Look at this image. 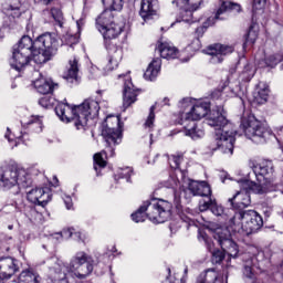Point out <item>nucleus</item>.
I'll use <instances>...</instances> for the list:
<instances>
[{
    "mask_svg": "<svg viewBox=\"0 0 283 283\" xmlns=\"http://www.w3.org/2000/svg\"><path fill=\"white\" fill-rule=\"evenodd\" d=\"M70 269L75 277L85 280L94 271V260L87 253L80 251L71 259Z\"/></svg>",
    "mask_w": 283,
    "mask_h": 283,
    "instance_id": "obj_12",
    "label": "nucleus"
},
{
    "mask_svg": "<svg viewBox=\"0 0 283 283\" xmlns=\"http://www.w3.org/2000/svg\"><path fill=\"white\" fill-rule=\"evenodd\" d=\"M62 238H65L66 240L70 238H73L74 240H81V232L76 231L74 228H67L64 229L61 232Z\"/></svg>",
    "mask_w": 283,
    "mask_h": 283,
    "instance_id": "obj_40",
    "label": "nucleus"
},
{
    "mask_svg": "<svg viewBox=\"0 0 283 283\" xmlns=\"http://www.w3.org/2000/svg\"><path fill=\"white\" fill-rule=\"evenodd\" d=\"M265 6H266V0H253V3H252L253 19L255 15L260 14V12H263Z\"/></svg>",
    "mask_w": 283,
    "mask_h": 283,
    "instance_id": "obj_39",
    "label": "nucleus"
},
{
    "mask_svg": "<svg viewBox=\"0 0 283 283\" xmlns=\"http://www.w3.org/2000/svg\"><path fill=\"white\" fill-rule=\"evenodd\" d=\"M32 185V176L23 168L14 165L8 166L0 175V189L10 191L13 187L28 189Z\"/></svg>",
    "mask_w": 283,
    "mask_h": 283,
    "instance_id": "obj_10",
    "label": "nucleus"
},
{
    "mask_svg": "<svg viewBox=\"0 0 283 283\" xmlns=\"http://www.w3.org/2000/svg\"><path fill=\"white\" fill-rule=\"evenodd\" d=\"M102 136L106 143V150H102L101 153L94 155L93 160L95 171H98V169H105V167H107V161L105 158H114V147H116V145H120L123 140V133L120 132V128L111 127L108 124L104 126Z\"/></svg>",
    "mask_w": 283,
    "mask_h": 283,
    "instance_id": "obj_9",
    "label": "nucleus"
},
{
    "mask_svg": "<svg viewBox=\"0 0 283 283\" xmlns=\"http://www.w3.org/2000/svg\"><path fill=\"white\" fill-rule=\"evenodd\" d=\"M123 30H125V24H116V22L98 30L103 35L104 45L108 52L104 66L105 72H114L123 61V46L116 44V40L123 33Z\"/></svg>",
    "mask_w": 283,
    "mask_h": 283,
    "instance_id": "obj_5",
    "label": "nucleus"
},
{
    "mask_svg": "<svg viewBox=\"0 0 283 283\" xmlns=\"http://www.w3.org/2000/svg\"><path fill=\"white\" fill-rule=\"evenodd\" d=\"M84 23H85V19L84 18H80L76 21L77 29L81 30V27H83Z\"/></svg>",
    "mask_w": 283,
    "mask_h": 283,
    "instance_id": "obj_52",
    "label": "nucleus"
},
{
    "mask_svg": "<svg viewBox=\"0 0 283 283\" xmlns=\"http://www.w3.org/2000/svg\"><path fill=\"white\" fill-rule=\"evenodd\" d=\"M180 163H182V154L171 156L170 167L172 169H180Z\"/></svg>",
    "mask_w": 283,
    "mask_h": 283,
    "instance_id": "obj_46",
    "label": "nucleus"
},
{
    "mask_svg": "<svg viewBox=\"0 0 283 283\" xmlns=\"http://www.w3.org/2000/svg\"><path fill=\"white\" fill-rule=\"evenodd\" d=\"M139 14L144 21H149L158 14V0H142Z\"/></svg>",
    "mask_w": 283,
    "mask_h": 283,
    "instance_id": "obj_27",
    "label": "nucleus"
},
{
    "mask_svg": "<svg viewBox=\"0 0 283 283\" xmlns=\"http://www.w3.org/2000/svg\"><path fill=\"white\" fill-rule=\"evenodd\" d=\"M114 12H117L116 9H112L111 6H104L103 12L96 18V29L103 30V28L116 23L114 21Z\"/></svg>",
    "mask_w": 283,
    "mask_h": 283,
    "instance_id": "obj_29",
    "label": "nucleus"
},
{
    "mask_svg": "<svg viewBox=\"0 0 283 283\" xmlns=\"http://www.w3.org/2000/svg\"><path fill=\"white\" fill-rule=\"evenodd\" d=\"M174 205H175V209L178 211V213H180L182 211V203L180 201V196L175 195Z\"/></svg>",
    "mask_w": 283,
    "mask_h": 283,
    "instance_id": "obj_48",
    "label": "nucleus"
},
{
    "mask_svg": "<svg viewBox=\"0 0 283 283\" xmlns=\"http://www.w3.org/2000/svg\"><path fill=\"white\" fill-rule=\"evenodd\" d=\"M167 271L168 275L163 283H174V281H171V268H168Z\"/></svg>",
    "mask_w": 283,
    "mask_h": 283,
    "instance_id": "obj_50",
    "label": "nucleus"
},
{
    "mask_svg": "<svg viewBox=\"0 0 283 283\" xmlns=\"http://www.w3.org/2000/svg\"><path fill=\"white\" fill-rule=\"evenodd\" d=\"M138 94L140 91L134 86L132 83V78L127 77L124 82V90H123V108L124 112L128 107H132L136 101H138Z\"/></svg>",
    "mask_w": 283,
    "mask_h": 283,
    "instance_id": "obj_21",
    "label": "nucleus"
},
{
    "mask_svg": "<svg viewBox=\"0 0 283 283\" xmlns=\"http://www.w3.org/2000/svg\"><path fill=\"white\" fill-rule=\"evenodd\" d=\"M164 105H169V98L167 97L164 98Z\"/></svg>",
    "mask_w": 283,
    "mask_h": 283,
    "instance_id": "obj_57",
    "label": "nucleus"
},
{
    "mask_svg": "<svg viewBox=\"0 0 283 283\" xmlns=\"http://www.w3.org/2000/svg\"><path fill=\"white\" fill-rule=\"evenodd\" d=\"M240 127L247 138L255 143V145H264V143L271 140L274 136L273 130L256 119L255 115L251 113H245L242 116Z\"/></svg>",
    "mask_w": 283,
    "mask_h": 283,
    "instance_id": "obj_8",
    "label": "nucleus"
},
{
    "mask_svg": "<svg viewBox=\"0 0 283 283\" xmlns=\"http://www.w3.org/2000/svg\"><path fill=\"white\" fill-rule=\"evenodd\" d=\"M243 275L247 277V280L255 282V273L253 272V259L245 261L243 265Z\"/></svg>",
    "mask_w": 283,
    "mask_h": 283,
    "instance_id": "obj_36",
    "label": "nucleus"
},
{
    "mask_svg": "<svg viewBox=\"0 0 283 283\" xmlns=\"http://www.w3.org/2000/svg\"><path fill=\"white\" fill-rule=\"evenodd\" d=\"M113 120H114L115 125L118 127V125L120 124V118L119 117H113Z\"/></svg>",
    "mask_w": 283,
    "mask_h": 283,
    "instance_id": "obj_54",
    "label": "nucleus"
},
{
    "mask_svg": "<svg viewBox=\"0 0 283 283\" xmlns=\"http://www.w3.org/2000/svg\"><path fill=\"white\" fill-rule=\"evenodd\" d=\"M211 111V104L208 102L196 103L190 112L186 113L182 117V125H185V136H189L192 140H200L205 137V130L198 128L196 120H201Z\"/></svg>",
    "mask_w": 283,
    "mask_h": 283,
    "instance_id": "obj_7",
    "label": "nucleus"
},
{
    "mask_svg": "<svg viewBox=\"0 0 283 283\" xmlns=\"http://www.w3.org/2000/svg\"><path fill=\"white\" fill-rule=\"evenodd\" d=\"M198 240L199 242H205L207 250L209 251V253H211L212 264H222L224 258H227V253L224 252V250L222 248L221 250L216 249V244L213 243L211 238H209L207 232L202 230L198 231Z\"/></svg>",
    "mask_w": 283,
    "mask_h": 283,
    "instance_id": "obj_17",
    "label": "nucleus"
},
{
    "mask_svg": "<svg viewBox=\"0 0 283 283\" xmlns=\"http://www.w3.org/2000/svg\"><path fill=\"white\" fill-rule=\"evenodd\" d=\"M218 280V272L214 269H208L203 273L199 274L196 283H216Z\"/></svg>",
    "mask_w": 283,
    "mask_h": 283,
    "instance_id": "obj_35",
    "label": "nucleus"
},
{
    "mask_svg": "<svg viewBox=\"0 0 283 283\" xmlns=\"http://www.w3.org/2000/svg\"><path fill=\"white\" fill-rule=\"evenodd\" d=\"M256 40H258V32L253 31V27H250L245 35V43H251L253 45V43H255Z\"/></svg>",
    "mask_w": 283,
    "mask_h": 283,
    "instance_id": "obj_44",
    "label": "nucleus"
},
{
    "mask_svg": "<svg viewBox=\"0 0 283 283\" xmlns=\"http://www.w3.org/2000/svg\"><path fill=\"white\" fill-rule=\"evenodd\" d=\"M18 283H41V275L33 269H27L18 276Z\"/></svg>",
    "mask_w": 283,
    "mask_h": 283,
    "instance_id": "obj_34",
    "label": "nucleus"
},
{
    "mask_svg": "<svg viewBox=\"0 0 283 283\" xmlns=\"http://www.w3.org/2000/svg\"><path fill=\"white\" fill-rule=\"evenodd\" d=\"M19 271V260L6 256L0 259V280H10Z\"/></svg>",
    "mask_w": 283,
    "mask_h": 283,
    "instance_id": "obj_22",
    "label": "nucleus"
},
{
    "mask_svg": "<svg viewBox=\"0 0 283 283\" xmlns=\"http://www.w3.org/2000/svg\"><path fill=\"white\" fill-rule=\"evenodd\" d=\"M155 109L156 106L150 107L149 115L144 124L145 129H148L149 132L154 129V122L156 120V113H154Z\"/></svg>",
    "mask_w": 283,
    "mask_h": 283,
    "instance_id": "obj_41",
    "label": "nucleus"
},
{
    "mask_svg": "<svg viewBox=\"0 0 283 283\" xmlns=\"http://www.w3.org/2000/svg\"><path fill=\"white\" fill-rule=\"evenodd\" d=\"M157 50L161 59H167V61L178 59V49H176V46H171L169 43H159Z\"/></svg>",
    "mask_w": 283,
    "mask_h": 283,
    "instance_id": "obj_33",
    "label": "nucleus"
},
{
    "mask_svg": "<svg viewBox=\"0 0 283 283\" xmlns=\"http://www.w3.org/2000/svg\"><path fill=\"white\" fill-rule=\"evenodd\" d=\"M33 1L34 3H41V1H43L45 6H50V3H52V0H33Z\"/></svg>",
    "mask_w": 283,
    "mask_h": 283,
    "instance_id": "obj_53",
    "label": "nucleus"
},
{
    "mask_svg": "<svg viewBox=\"0 0 283 283\" xmlns=\"http://www.w3.org/2000/svg\"><path fill=\"white\" fill-rule=\"evenodd\" d=\"M46 266L49 268V277L52 283H70V280H67V266L59 258L52 256L46 260Z\"/></svg>",
    "mask_w": 283,
    "mask_h": 283,
    "instance_id": "obj_14",
    "label": "nucleus"
},
{
    "mask_svg": "<svg viewBox=\"0 0 283 283\" xmlns=\"http://www.w3.org/2000/svg\"><path fill=\"white\" fill-rule=\"evenodd\" d=\"M253 76H255V71H253V66H251V64H245L241 73V78L245 82H249L251 81V78H253Z\"/></svg>",
    "mask_w": 283,
    "mask_h": 283,
    "instance_id": "obj_42",
    "label": "nucleus"
},
{
    "mask_svg": "<svg viewBox=\"0 0 283 283\" xmlns=\"http://www.w3.org/2000/svg\"><path fill=\"white\" fill-rule=\"evenodd\" d=\"M234 227H240L239 232L245 233V235H251V233H258L264 227V220L262 216L255 210H244L235 212L231 219Z\"/></svg>",
    "mask_w": 283,
    "mask_h": 283,
    "instance_id": "obj_11",
    "label": "nucleus"
},
{
    "mask_svg": "<svg viewBox=\"0 0 283 283\" xmlns=\"http://www.w3.org/2000/svg\"><path fill=\"white\" fill-rule=\"evenodd\" d=\"M11 209H17V201L10 205Z\"/></svg>",
    "mask_w": 283,
    "mask_h": 283,
    "instance_id": "obj_56",
    "label": "nucleus"
},
{
    "mask_svg": "<svg viewBox=\"0 0 283 283\" xmlns=\"http://www.w3.org/2000/svg\"><path fill=\"white\" fill-rule=\"evenodd\" d=\"M2 11L6 14L3 17V25H14V23H17V19L25 12L22 8L21 0H6L2 4Z\"/></svg>",
    "mask_w": 283,
    "mask_h": 283,
    "instance_id": "obj_15",
    "label": "nucleus"
},
{
    "mask_svg": "<svg viewBox=\"0 0 283 283\" xmlns=\"http://www.w3.org/2000/svg\"><path fill=\"white\" fill-rule=\"evenodd\" d=\"M64 205L66 206V209H72V198L66 197V199H64Z\"/></svg>",
    "mask_w": 283,
    "mask_h": 283,
    "instance_id": "obj_51",
    "label": "nucleus"
},
{
    "mask_svg": "<svg viewBox=\"0 0 283 283\" xmlns=\"http://www.w3.org/2000/svg\"><path fill=\"white\" fill-rule=\"evenodd\" d=\"M214 240H217L218 244L230 258H238V243L231 240V233L227 230L224 232L218 231L214 234Z\"/></svg>",
    "mask_w": 283,
    "mask_h": 283,
    "instance_id": "obj_18",
    "label": "nucleus"
},
{
    "mask_svg": "<svg viewBox=\"0 0 283 283\" xmlns=\"http://www.w3.org/2000/svg\"><path fill=\"white\" fill-rule=\"evenodd\" d=\"M103 6H109L112 10L120 11L125 0H102Z\"/></svg>",
    "mask_w": 283,
    "mask_h": 283,
    "instance_id": "obj_43",
    "label": "nucleus"
},
{
    "mask_svg": "<svg viewBox=\"0 0 283 283\" xmlns=\"http://www.w3.org/2000/svg\"><path fill=\"white\" fill-rule=\"evenodd\" d=\"M41 125V119H39V117H34L32 116L31 119L27 123V125Z\"/></svg>",
    "mask_w": 283,
    "mask_h": 283,
    "instance_id": "obj_49",
    "label": "nucleus"
},
{
    "mask_svg": "<svg viewBox=\"0 0 283 283\" xmlns=\"http://www.w3.org/2000/svg\"><path fill=\"white\" fill-rule=\"evenodd\" d=\"M264 67H276L279 63H282V55L281 54H272L268 55L263 60Z\"/></svg>",
    "mask_w": 283,
    "mask_h": 283,
    "instance_id": "obj_37",
    "label": "nucleus"
},
{
    "mask_svg": "<svg viewBox=\"0 0 283 283\" xmlns=\"http://www.w3.org/2000/svg\"><path fill=\"white\" fill-rule=\"evenodd\" d=\"M210 209L211 213L217 217L224 216V207L222 205H218L216 199L208 198V200H201L199 202V211H208Z\"/></svg>",
    "mask_w": 283,
    "mask_h": 283,
    "instance_id": "obj_30",
    "label": "nucleus"
},
{
    "mask_svg": "<svg viewBox=\"0 0 283 283\" xmlns=\"http://www.w3.org/2000/svg\"><path fill=\"white\" fill-rule=\"evenodd\" d=\"M60 46L61 44L56 35L46 32L38 36L34 41L29 35H24L13 45V49L33 56L35 63L42 65L43 63H48V61H52L59 54Z\"/></svg>",
    "mask_w": 283,
    "mask_h": 283,
    "instance_id": "obj_2",
    "label": "nucleus"
},
{
    "mask_svg": "<svg viewBox=\"0 0 283 283\" xmlns=\"http://www.w3.org/2000/svg\"><path fill=\"white\" fill-rule=\"evenodd\" d=\"M184 273H185V275H187V274L189 273V268H186V269L184 270Z\"/></svg>",
    "mask_w": 283,
    "mask_h": 283,
    "instance_id": "obj_59",
    "label": "nucleus"
},
{
    "mask_svg": "<svg viewBox=\"0 0 283 283\" xmlns=\"http://www.w3.org/2000/svg\"><path fill=\"white\" fill-rule=\"evenodd\" d=\"M33 76H39V78L32 81L39 94H52V92H54V87H59V84H54L52 80L44 78V76L39 71H34Z\"/></svg>",
    "mask_w": 283,
    "mask_h": 283,
    "instance_id": "obj_24",
    "label": "nucleus"
},
{
    "mask_svg": "<svg viewBox=\"0 0 283 283\" xmlns=\"http://www.w3.org/2000/svg\"><path fill=\"white\" fill-rule=\"evenodd\" d=\"M71 39V41H73L75 38L73 36V35H66V36H64V39Z\"/></svg>",
    "mask_w": 283,
    "mask_h": 283,
    "instance_id": "obj_58",
    "label": "nucleus"
},
{
    "mask_svg": "<svg viewBox=\"0 0 283 283\" xmlns=\"http://www.w3.org/2000/svg\"><path fill=\"white\" fill-rule=\"evenodd\" d=\"M39 105L48 109L49 107H52V105H54V98L50 96H43L39 99Z\"/></svg>",
    "mask_w": 283,
    "mask_h": 283,
    "instance_id": "obj_45",
    "label": "nucleus"
},
{
    "mask_svg": "<svg viewBox=\"0 0 283 283\" xmlns=\"http://www.w3.org/2000/svg\"><path fill=\"white\" fill-rule=\"evenodd\" d=\"M275 172L273 161L264 160L260 164H256L253 167V174L258 180L250 181L245 180L243 185L245 189L258 196H264L271 191H275V185H273V174Z\"/></svg>",
    "mask_w": 283,
    "mask_h": 283,
    "instance_id": "obj_6",
    "label": "nucleus"
},
{
    "mask_svg": "<svg viewBox=\"0 0 283 283\" xmlns=\"http://www.w3.org/2000/svg\"><path fill=\"white\" fill-rule=\"evenodd\" d=\"M161 65L163 62L160 61V59H154L148 65L146 72L144 73V78L146 81H156L158 74L160 73Z\"/></svg>",
    "mask_w": 283,
    "mask_h": 283,
    "instance_id": "obj_32",
    "label": "nucleus"
},
{
    "mask_svg": "<svg viewBox=\"0 0 283 283\" xmlns=\"http://www.w3.org/2000/svg\"><path fill=\"white\" fill-rule=\"evenodd\" d=\"M228 174L227 172H223L222 175H221V181L222 182H224V180L228 178Z\"/></svg>",
    "mask_w": 283,
    "mask_h": 283,
    "instance_id": "obj_55",
    "label": "nucleus"
},
{
    "mask_svg": "<svg viewBox=\"0 0 283 283\" xmlns=\"http://www.w3.org/2000/svg\"><path fill=\"white\" fill-rule=\"evenodd\" d=\"M134 170H132V168L127 167L124 169H120L116 175H115V180H120L124 179L126 180V182H132V174Z\"/></svg>",
    "mask_w": 283,
    "mask_h": 283,
    "instance_id": "obj_38",
    "label": "nucleus"
},
{
    "mask_svg": "<svg viewBox=\"0 0 283 283\" xmlns=\"http://www.w3.org/2000/svg\"><path fill=\"white\" fill-rule=\"evenodd\" d=\"M101 112V105L96 99H86L78 106H71L67 99L57 103L55 114L62 123H73L76 129H85L87 120L94 119Z\"/></svg>",
    "mask_w": 283,
    "mask_h": 283,
    "instance_id": "obj_3",
    "label": "nucleus"
},
{
    "mask_svg": "<svg viewBox=\"0 0 283 283\" xmlns=\"http://www.w3.org/2000/svg\"><path fill=\"white\" fill-rule=\"evenodd\" d=\"M63 78L70 85H78L81 81V77H78V59L73 57L69 60V66H66V72H64Z\"/></svg>",
    "mask_w": 283,
    "mask_h": 283,
    "instance_id": "obj_25",
    "label": "nucleus"
},
{
    "mask_svg": "<svg viewBox=\"0 0 283 283\" xmlns=\"http://www.w3.org/2000/svg\"><path fill=\"white\" fill-rule=\"evenodd\" d=\"M233 46L224 44H212L206 49V53L211 56L210 63H213L214 65L222 63L224 61L223 56L233 54Z\"/></svg>",
    "mask_w": 283,
    "mask_h": 283,
    "instance_id": "obj_20",
    "label": "nucleus"
},
{
    "mask_svg": "<svg viewBox=\"0 0 283 283\" xmlns=\"http://www.w3.org/2000/svg\"><path fill=\"white\" fill-rule=\"evenodd\" d=\"M154 134H150V145H151V143H154Z\"/></svg>",
    "mask_w": 283,
    "mask_h": 283,
    "instance_id": "obj_60",
    "label": "nucleus"
},
{
    "mask_svg": "<svg viewBox=\"0 0 283 283\" xmlns=\"http://www.w3.org/2000/svg\"><path fill=\"white\" fill-rule=\"evenodd\" d=\"M4 138H7L10 142V135L6 134Z\"/></svg>",
    "mask_w": 283,
    "mask_h": 283,
    "instance_id": "obj_61",
    "label": "nucleus"
},
{
    "mask_svg": "<svg viewBox=\"0 0 283 283\" xmlns=\"http://www.w3.org/2000/svg\"><path fill=\"white\" fill-rule=\"evenodd\" d=\"M97 94H103V91H97Z\"/></svg>",
    "mask_w": 283,
    "mask_h": 283,
    "instance_id": "obj_64",
    "label": "nucleus"
},
{
    "mask_svg": "<svg viewBox=\"0 0 283 283\" xmlns=\"http://www.w3.org/2000/svg\"><path fill=\"white\" fill-rule=\"evenodd\" d=\"M32 55L23 53V51H19L18 49H13L12 57L10 59V65L17 72H21L28 63H30V59Z\"/></svg>",
    "mask_w": 283,
    "mask_h": 283,
    "instance_id": "obj_28",
    "label": "nucleus"
},
{
    "mask_svg": "<svg viewBox=\"0 0 283 283\" xmlns=\"http://www.w3.org/2000/svg\"><path fill=\"white\" fill-rule=\"evenodd\" d=\"M54 180H55V185H56V182H59V179L56 177H54Z\"/></svg>",
    "mask_w": 283,
    "mask_h": 283,
    "instance_id": "obj_63",
    "label": "nucleus"
},
{
    "mask_svg": "<svg viewBox=\"0 0 283 283\" xmlns=\"http://www.w3.org/2000/svg\"><path fill=\"white\" fill-rule=\"evenodd\" d=\"M241 10L242 7H240L239 3L223 1L218 9L216 15L213 18H208V24H203L196 29L195 36L197 39V43H200V39L205 36V32H207V28H209V25H213V23H216L214 21H222V19H224L220 17L221 14H224L227 12H240Z\"/></svg>",
    "mask_w": 283,
    "mask_h": 283,
    "instance_id": "obj_13",
    "label": "nucleus"
},
{
    "mask_svg": "<svg viewBox=\"0 0 283 283\" xmlns=\"http://www.w3.org/2000/svg\"><path fill=\"white\" fill-rule=\"evenodd\" d=\"M51 15L53 17L54 21L61 23V20L63 19V12H61V9L52 8Z\"/></svg>",
    "mask_w": 283,
    "mask_h": 283,
    "instance_id": "obj_47",
    "label": "nucleus"
},
{
    "mask_svg": "<svg viewBox=\"0 0 283 283\" xmlns=\"http://www.w3.org/2000/svg\"><path fill=\"white\" fill-rule=\"evenodd\" d=\"M188 190L192 196H201L202 198H211V186L207 181L190 180L188 184Z\"/></svg>",
    "mask_w": 283,
    "mask_h": 283,
    "instance_id": "obj_26",
    "label": "nucleus"
},
{
    "mask_svg": "<svg viewBox=\"0 0 283 283\" xmlns=\"http://www.w3.org/2000/svg\"><path fill=\"white\" fill-rule=\"evenodd\" d=\"M208 125L217 129L214 142L212 143V151H221L228 156H233V149L235 144V135L238 130L232 123L227 119V112L224 107L217 106L212 109L207 118Z\"/></svg>",
    "mask_w": 283,
    "mask_h": 283,
    "instance_id": "obj_1",
    "label": "nucleus"
},
{
    "mask_svg": "<svg viewBox=\"0 0 283 283\" xmlns=\"http://www.w3.org/2000/svg\"><path fill=\"white\" fill-rule=\"evenodd\" d=\"M270 92L269 85L264 82H260L256 85V91L254 92V102L258 103V105H264V103L269 101Z\"/></svg>",
    "mask_w": 283,
    "mask_h": 283,
    "instance_id": "obj_31",
    "label": "nucleus"
},
{
    "mask_svg": "<svg viewBox=\"0 0 283 283\" xmlns=\"http://www.w3.org/2000/svg\"><path fill=\"white\" fill-rule=\"evenodd\" d=\"M281 63H282V64H281V70H283V57H282V61H281Z\"/></svg>",
    "mask_w": 283,
    "mask_h": 283,
    "instance_id": "obj_62",
    "label": "nucleus"
},
{
    "mask_svg": "<svg viewBox=\"0 0 283 283\" xmlns=\"http://www.w3.org/2000/svg\"><path fill=\"white\" fill-rule=\"evenodd\" d=\"M171 209L174 205L165 199H150L132 213L130 218L134 222H145L148 218L155 224H163L171 218Z\"/></svg>",
    "mask_w": 283,
    "mask_h": 283,
    "instance_id": "obj_4",
    "label": "nucleus"
},
{
    "mask_svg": "<svg viewBox=\"0 0 283 283\" xmlns=\"http://www.w3.org/2000/svg\"><path fill=\"white\" fill-rule=\"evenodd\" d=\"M228 207H230V209H237L238 211L251 207V195H249V190L237 191L232 198L228 199Z\"/></svg>",
    "mask_w": 283,
    "mask_h": 283,
    "instance_id": "obj_23",
    "label": "nucleus"
},
{
    "mask_svg": "<svg viewBox=\"0 0 283 283\" xmlns=\"http://www.w3.org/2000/svg\"><path fill=\"white\" fill-rule=\"evenodd\" d=\"M172 6L179 10V17L185 23H196L198 21L193 18V12L198 10L199 6L191 2V0H172Z\"/></svg>",
    "mask_w": 283,
    "mask_h": 283,
    "instance_id": "obj_16",
    "label": "nucleus"
},
{
    "mask_svg": "<svg viewBox=\"0 0 283 283\" xmlns=\"http://www.w3.org/2000/svg\"><path fill=\"white\" fill-rule=\"evenodd\" d=\"M27 200L32 202V205L45 207L52 200V190L48 187L31 189L27 192Z\"/></svg>",
    "mask_w": 283,
    "mask_h": 283,
    "instance_id": "obj_19",
    "label": "nucleus"
}]
</instances>
